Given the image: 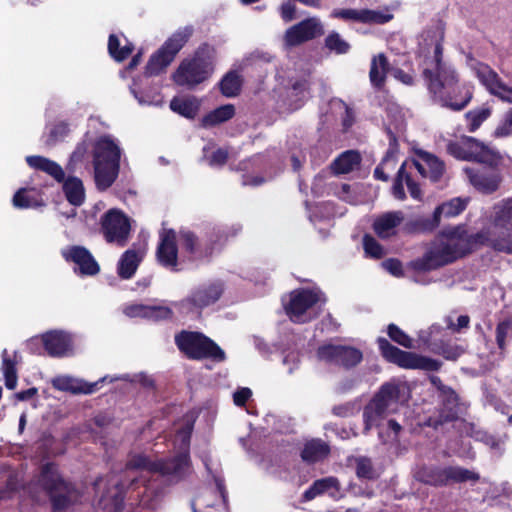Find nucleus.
<instances>
[{
	"mask_svg": "<svg viewBox=\"0 0 512 512\" xmlns=\"http://www.w3.org/2000/svg\"><path fill=\"white\" fill-rule=\"evenodd\" d=\"M443 30H428L420 43L422 76L435 102L452 111L466 108L473 98V85L460 82L456 70L443 62Z\"/></svg>",
	"mask_w": 512,
	"mask_h": 512,
	"instance_id": "f257e3e1",
	"label": "nucleus"
},
{
	"mask_svg": "<svg viewBox=\"0 0 512 512\" xmlns=\"http://www.w3.org/2000/svg\"><path fill=\"white\" fill-rule=\"evenodd\" d=\"M216 49L204 42L200 44L191 56L181 60L171 78L180 87L188 90L196 88L207 81L215 69Z\"/></svg>",
	"mask_w": 512,
	"mask_h": 512,
	"instance_id": "f03ea898",
	"label": "nucleus"
},
{
	"mask_svg": "<svg viewBox=\"0 0 512 512\" xmlns=\"http://www.w3.org/2000/svg\"><path fill=\"white\" fill-rule=\"evenodd\" d=\"M404 401V386L402 384L394 381L383 383L364 406L363 434L367 435L373 427H379L380 422L387 415L396 413L399 405Z\"/></svg>",
	"mask_w": 512,
	"mask_h": 512,
	"instance_id": "7ed1b4c3",
	"label": "nucleus"
},
{
	"mask_svg": "<svg viewBox=\"0 0 512 512\" xmlns=\"http://www.w3.org/2000/svg\"><path fill=\"white\" fill-rule=\"evenodd\" d=\"M38 485L48 496L53 512L65 511L79 496L75 483L64 478L54 462L41 466Z\"/></svg>",
	"mask_w": 512,
	"mask_h": 512,
	"instance_id": "20e7f679",
	"label": "nucleus"
},
{
	"mask_svg": "<svg viewBox=\"0 0 512 512\" xmlns=\"http://www.w3.org/2000/svg\"><path fill=\"white\" fill-rule=\"evenodd\" d=\"M92 158L96 186L104 191L119 175L121 150L110 136H100L93 142Z\"/></svg>",
	"mask_w": 512,
	"mask_h": 512,
	"instance_id": "39448f33",
	"label": "nucleus"
},
{
	"mask_svg": "<svg viewBox=\"0 0 512 512\" xmlns=\"http://www.w3.org/2000/svg\"><path fill=\"white\" fill-rule=\"evenodd\" d=\"M29 167L45 172L56 182L62 183V190L66 200L73 206H81L85 201V188L80 178L76 176L65 177V172L57 162L40 155L26 157Z\"/></svg>",
	"mask_w": 512,
	"mask_h": 512,
	"instance_id": "423d86ee",
	"label": "nucleus"
},
{
	"mask_svg": "<svg viewBox=\"0 0 512 512\" xmlns=\"http://www.w3.org/2000/svg\"><path fill=\"white\" fill-rule=\"evenodd\" d=\"M174 341L179 351L190 360L210 359L217 363L226 360L224 350L201 332L182 330L175 335Z\"/></svg>",
	"mask_w": 512,
	"mask_h": 512,
	"instance_id": "0eeeda50",
	"label": "nucleus"
},
{
	"mask_svg": "<svg viewBox=\"0 0 512 512\" xmlns=\"http://www.w3.org/2000/svg\"><path fill=\"white\" fill-rule=\"evenodd\" d=\"M194 33L191 25L177 29L161 47L154 52L146 66L144 74L148 77L158 76L165 72L166 68L174 61L177 54L188 43Z\"/></svg>",
	"mask_w": 512,
	"mask_h": 512,
	"instance_id": "6e6552de",
	"label": "nucleus"
},
{
	"mask_svg": "<svg viewBox=\"0 0 512 512\" xmlns=\"http://www.w3.org/2000/svg\"><path fill=\"white\" fill-rule=\"evenodd\" d=\"M177 238L190 260H202L211 257L216 246L227 240L228 234L220 227H213L204 238H199L191 230L180 229Z\"/></svg>",
	"mask_w": 512,
	"mask_h": 512,
	"instance_id": "1a4fd4ad",
	"label": "nucleus"
},
{
	"mask_svg": "<svg viewBox=\"0 0 512 512\" xmlns=\"http://www.w3.org/2000/svg\"><path fill=\"white\" fill-rule=\"evenodd\" d=\"M376 342L381 356L387 362L395 364L400 368L435 372L440 370L442 366L440 361L431 357L401 350L384 337H378Z\"/></svg>",
	"mask_w": 512,
	"mask_h": 512,
	"instance_id": "9d476101",
	"label": "nucleus"
},
{
	"mask_svg": "<svg viewBox=\"0 0 512 512\" xmlns=\"http://www.w3.org/2000/svg\"><path fill=\"white\" fill-rule=\"evenodd\" d=\"M414 478L426 485L442 487L448 485L449 482H476L480 476L478 473L462 467L449 466L441 468L434 465H422L416 470Z\"/></svg>",
	"mask_w": 512,
	"mask_h": 512,
	"instance_id": "9b49d317",
	"label": "nucleus"
},
{
	"mask_svg": "<svg viewBox=\"0 0 512 512\" xmlns=\"http://www.w3.org/2000/svg\"><path fill=\"white\" fill-rule=\"evenodd\" d=\"M461 259L457 246L443 240L430 243L422 257L412 260L410 267L416 272H429Z\"/></svg>",
	"mask_w": 512,
	"mask_h": 512,
	"instance_id": "f8f14e48",
	"label": "nucleus"
},
{
	"mask_svg": "<svg viewBox=\"0 0 512 512\" xmlns=\"http://www.w3.org/2000/svg\"><path fill=\"white\" fill-rule=\"evenodd\" d=\"M223 294V285L211 282L199 285L191 293L177 303L179 311L183 314L201 313V311L216 303Z\"/></svg>",
	"mask_w": 512,
	"mask_h": 512,
	"instance_id": "ddd939ff",
	"label": "nucleus"
},
{
	"mask_svg": "<svg viewBox=\"0 0 512 512\" xmlns=\"http://www.w3.org/2000/svg\"><path fill=\"white\" fill-rule=\"evenodd\" d=\"M317 358L320 361L350 370L360 364L363 360V353L360 349L341 344H323L316 350Z\"/></svg>",
	"mask_w": 512,
	"mask_h": 512,
	"instance_id": "4468645a",
	"label": "nucleus"
},
{
	"mask_svg": "<svg viewBox=\"0 0 512 512\" xmlns=\"http://www.w3.org/2000/svg\"><path fill=\"white\" fill-rule=\"evenodd\" d=\"M320 290L311 288H297L289 293V301L284 304L286 315L294 323H306V312L321 301Z\"/></svg>",
	"mask_w": 512,
	"mask_h": 512,
	"instance_id": "2eb2a0df",
	"label": "nucleus"
},
{
	"mask_svg": "<svg viewBox=\"0 0 512 512\" xmlns=\"http://www.w3.org/2000/svg\"><path fill=\"white\" fill-rule=\"evenodd\" d=\"M101 232L108 243L123 247L130 234L129 218L119 209H109L100 219Z\"/></svg>",
	"mask_w": 512,
	"mask_h": 512,
	"instance_id": "dca6fc26",
	"label": "nucleus"
},
{
	"mask_svg": "<svg viewBox=\"0 0 512 512\" xmlns=\"http://www.w3.org/2000/svg\"><path fill=\"white\" fill-rule=\"evenodd\" d=\"M483 246H489L494 251L512 253V241L509 235L495 236L489 230H481L474 234L467 232L465 243L457 246L461 258L472 254Z\"/></svg>",
	"mask_w": 512,
	"mask_h": 512,
	"instance_id": "f3484780",
	"label": "nucleus"
},
{
	"mask_svg": "<svg viewBox=\"0 0 512 512\" xmlns=\"http://www.w3.org/2000/svg\"><path fill=\"white\" fill-rule=\"evenodd\" d=\"M177 233L172 228H164L159 233V242L156 248L157 262L164 268L177 272L178 268V246Z\"/></svg>",
	"mask_w": 512,
	"mask_h": 512,
	"instance_id": "a211bd4d",
	"label": "nucleus"
},
{
	"mask_svg": "<svg viewBox=\"0 0 512 512\" xmlns=\"http://www.w3.org/2000/svg\"><path fill=\"white\" fill-rule=\"evenodd\" d=\"M323 34L324 29L319 19L310 17L288 28L284 41L287 46L296 47Z\"/></svg>",
	"mask_w": 512,
	"mask_h": 512,
	"instance_id": "6ab92c4d",
	"label": "nucleus"
},
{
	"mask_svg": "<svg viewBox=\"0 0 512 512\" xmlns=\"http://www.w3.org/2000/svg\"><path fill=\"white\" fill-rule=\"evenodd\" d=\"M466 161H473L496 168L502 160L500 153L474 137L464 136Z\"/></svg>",
	"mask_w": 512,
	"mask_h": 512,
	"instance_id": "aec40b11",
	"label": "nucleus"
},
{
	"mask_svg": "<svg viewBox=\"0 0 512 512\" xmlns=\"http://www.w3.org/2000/svg\"><path fill=\"white\" fill-rule=\"evenodd\" d=\"M62 255L67 262H73L78 266L75 272L79 275L94 276L100 271V266L91 252L83 246H71L63 251Z\"/></svg>",
	"mask_w": 512,
	"mask_h": 512,
	"instance_id": "412c9836",
	"label": "nucleus"
},
{
	"mask_svg": "<svg viewBox=\"0 0 512 512\" xmlns=\"http://www.w3.org/2000/svg\"><path fill=\"white\" fill-rule=\"evenodd\" d=\"M44 349L51 357H65L73 352V338L70 333L52 330L41 337Z\"/></svg>",
	"mask_w": 512,
	"mask_h": 512,
	"instance_id": "4be33fe9",
	"label": "nucleus"
},
{
	"mask_svg": "<svg viewBox=\"0 0 512 512\" xmlns=\"http://www.w3.org/2000/svg\"><path fill=\"white\" fill-rule=\"evenodd\" d=\"M477 77L490 94L498 97L503 102L512 103V87L506 85L497 72L488 65H482L477 70Z\"/></svg>",
	"mask_w": 512,
	"mask_h": 512,
	"instance_id": "5701e85b",
	"label": "nucleus"
},
{
	"mask_svg": "<svg viewBox=\"0 0 512 512\" xmlns=\"http://www.w3.org/2000/svg\"><path fill=\"white\" fill-rule=\"evenodd\" d=\"M469 183L479 192L490 195L496 192L501 183V176L497 172L479 168H465Z\"/></svg>",
	"mask_w": 512,
	"mask_h": 512,
	"instance_id": "b1692460",
	"label": "nucleus"
},
{
	"mask_svg": "<svg viewBox=\"0 0 512 512\" xmlns=\"http://www.w3.org/2000/svg\"><path fill=\"white\" fill-rule=\"evenodd\" d=\"M332 16L345 21L365 24H385L393 18L391 14H384L371 9H335L332 12Z\"/></svg>",
	"mask_w": 512,
	"mask_h": 512,
	"instance_id": "393cba45",
	"label": "nucleus"
},
{
	"mask_svg": "<svg viewBox=\"0 0 512 512\" xmlns=\"http://www.w3.org/2000/svg\"><path fill=\"white\" fill-rule=\"evenodd\" d=\"M406 165L407 161H404L400 168L397 171L396 177L394 179V183L392 185V195L397 200H405L406 199V193L404 190L403 183H406V186L408 188V191L410 193V196L413 199L420 200L422 197V191L420 189V186L417 182H415L412 179V176L410 173L406 172Z\"/></svg>",
	"mask_w": 512,
	"mask_h": 512,
	"instance_id": "a878e982",
	"label": "nucleus"
},
{
	"mask_svg": "<svg viewBox=\"0 0 512 512\" xmlns=\"http://www.w3.org/2000/svg\"><path fill=\"white\" fill-rule=\"evenodd\" d=\"M403 220L404 215L402 211L386 212L374 220L372 228L379 238L388 239L396 235V228Z\"/></svg>",
	"mask_w": 512,
	"mask_h": 512,
	"instance_id": "bb28decb",
	"label": "nucleus"
},
{
	"mask_svg": "<svg viewBox=\"0 0 512 512\" xmlns=\"http://www.w3.org/2000/svg\"><path fill=\"white\" fill-rule=\"evenodd\" d=\"M106 377L96 382L74 381L70 377H58L53 379L52 385L59 391L71 392L73 394H92L99 389V384L103 383Z\"/></svg>",
	"mask_w": 512,
	"mask_h": 512,
	"instance_id": "cd10ccee",
	"label": "nucleus"
},
{
	"mask_svg": "<svg viewBox=\"0 0 512 512\" xmlns=\"http://www.w3.org/2000/svg\"><path fill=\"white\" fill-rule=\"evenodd\" d=\"M361 160L362 158L358 151H344L330 164L331 172L334 175L348 174L360 165Z\"/></svg>",
	"mask_w": 512,
	"mask_h": 512,
	"instance_id": "c85d7f7f",
	"label": "nucleus"
},
{
	"mask_svg": "<svg viewBox=\"0 0 512 512\" xmlns=\"http://www.w3.org/2000/svg\"><path fill=\"white\" fill-rule=\"evenodd\" d=\"M158 473L162 475L182 476L190 467L188 452L180 453L169 460H159Z\"/></svg>",
	"mask_w": 512,
	"mask_h": 512,
	"instance_id": "c756f323",
	"label": "nucleus"
},
{
	"mask_svg": "<svg viewBox=\"0 0 512 512\" xmlns=\"http://www.w3.org/2000/svg\"><path fill=\"white\" fill-rule=\"evenodd\" d=\"M330 454V446L321 439H312L304 444L301 459L307 464L324 460Z\"/></svg>",
	"mask_w": 512,
	"mask_h": 512,
	"instance_id": "7c9ffc66",
	"label": "nucleus"
},
{
	"mask_svg": "<svg viewBox=\"0 0 512 512\" xmlns=\"http://www.w3.org/2000/svg\"><path fill=\"white\" fill-rule=\"evenodd\" d=\"M494 227H499L504 229L500 236L509 235V240L511 241L512 236V197L503 199L496 207H495V216H494Z\"/></svg>",
	"mask_w": 512,
	"mask_h": 512,
	"instance_id": "2f4dec72",
	"label": "nucleus"
},
{
	"mask_svg": "<svg viewBox=\"0 0 512 512\" xmlns=\"http://www.w3.org/2000/svg\"><path fill=\"white\" fill-rule=\"evenodd\" d=\"M340 490V483L336 477H325L315 480L313 484L303 493V500H313L318 495L329 492L331 496H335Z\"/></svg>",
	"mask_w": 512,
	"mask_h": 512,
	"instance_id": "473e14b6",
	"label": "nucleus"
},
{
	"mask_svg": "<svg viewBox=\"0 0 512 512\" xmlns=\"http://www.w3.org/2000/svg\"><path fill=\"white\" fill-rule=\"evenodd\" d=\"M389 71V62L385 54L380 53L371 60L369 78L373 87L381 89L385 85Z\"/></svg>",
	"mask_w": 512,
	"mask_h": 512,
	"instance_id": "72a5a7b5",
	"label": "nucleus"
},
{
	"mask_svg": "<svg viewBox=\"0 0 512 512\" xmlns=\"http://www.w3.org/2000/svg\"><path fill=\"white\" fill-rule=\"evenodd\" d=\"M142 260L139 253L133 249L126 250L120 257L117 265V273L121 279H131L136 273Z\"/></svg>",
	"mask_w": 512,
	"mask_h": 512,
	"instance_id": "f704fd0d",
	"label": "nucleus"
},
{
	"mask_svg": "<svg viewBox=\"0 0 512 512\" xmlns=\"http://www.w3.org/2000/svg\"><path fill=\"white\" fill-rule=\"evenodd\" d=\"M440 225L437 216L433 213L431 216H419L408 220L403 227L407 234H426L433 232Z\"/></svg>",
	"mask_w": 512,
	"mask_h": 512,
	"instance_id": "c9c22d12",
	"label": "nucleus"
},
{
	"mask_svg": "<svg viewBox=\"0 0 512 512\" xmlns=\"http://www.w3.org/2000/svg\"><path fill=\"white\" fill-rule=\"evenodd\" d=\"M235 116V107L233 104H225L220 107L215 108L210 111L206 115L203 116L201 120V125L204 128L215 127L219 124L229 121Z\"/></svg>",
	"mask_w": 512,
	"mask_h": 512,
	"instance_id": "e433bc0d",
	"label": "nucleus"
},
{
	"mask_svg": "<svg viewBox=\"0 0 512 512\" xmlns=\"http://www.w3.org/2000/svg\"><path fill=\"white\" fill-rule=\"evenodd\" d=\"M398 152V141L396 136L391 132L389 138V148L387 149L382 161L379 165L374 169L373 176L375 179L387 182L389 180V176L384 171V167L392 164V168H394L396 164V154Z\"/></svg>",
	"mask_w": 512,
	"mask_h": 512,
	"instance_id": "4c0bfd02",
	"label": "nucleus"
},
{
	"mask_svg": "<svg viewBox=\"0 0 512 512\" xmlns=\"http://www.w3.org/2000/svg\"><path fill=\"white\" fill-rule=\"evenodd\" d=\"M17 354L15 351L13 357L8 354L7 349L2 351V372L4 376V383L7 389L14 390L17 386Z\"/></svg>",
	"mask_w": 512,
	"mask_h": 512,
	"instance_id": "58836bf2",
	"label": "nucleus"
},
{
	"mask_svg": "<svg viewBox=\"0 0 512 512\" xmlns=\"http://www.w3.org/2000/svg\"><path fill=\"white\" fill-rule=\"evenodd\" d=\"M418 156L427 167V178L434 183L438 182L445 172L444 162L437 156L426 151H420Z\"/></svg>",
	"mask_w": 512,
	"mask_h": 512,
	"instance_id": "ea45409f",
	"label": "nucleus"
},
{
	"mask_svg": "<svg viewBox=\"0 0 512 512\" xmlns=\"http://www.w3.org/2000/svg\"><path fill=\"white\" fill-rule=\"evenodd\" d=\"M467 204V199H462L460 197L452 198L451 200L437 206L434 210V214L440 222L442 215L448 218L458 216L466 209Z\"/></svg>",
	"mask_w": 512,
	"mask_h": 512,
	"instance_id": "a19ab883",
	"label": "nucleus"
},
{
	"mask_svg": "<svg viewBox=\"0 0 512 512\" xmlns=\"http://www.w3.org/2000/svg\"><path fill=\"white\" fill-rule=\"evenodd\" d=\"M169 106L173 112L188 119H194L199 109L195 99L190 98L174 97Z\"/></svg>",
	"mask_w": 512,
	"mask_h": 512,
	"instance_id": "79ce46f5",
	"label": "nucleus"
},
{
	"mask_svg": "<svg viewBox=\"0 0 512 512\" xmlns=\"http://www.w3.org/2000/svg\"><path fill=\"white\" fill-rule=\"evenodd\" d=\"M242 87V79L235 71L226 73L219 82V88L225 97H235L239 95Z\"/></svg>",
	"mask_w": 512,
	"mask_h": 512,
	"instance_id": "37998d69",
	"label": "nucleus"
},
{
	"mask_svg": "<svg viewBox=\"0 0 512 512\" xmlns=\"http://www.w3.org/2000/svg\"><path fill=\"white\" fill-rule=\"evenodd\" d=\"M134 51V45L131 42H127L123 47H120V41L117 35L110 34L108 38V52L109 55L116 62H123L126 60Z\"/></svg>",
	"mask_w": 512,
	"mask_h": 512,
	"instance_id": "c03bdc74",
	"label": "nucleus"
},
{
	"mask_svg": "<svg viewBox=\"0 0 512 512\" xmlns=\"http://www.w3.org/2000/svg\"><path fill=\"white\" fill-rule=\"evenodd\" d=\"M93 143H91L88 139H83L81 142L77 144L74 151L71 153L68 163L66 165V169L69 172H74L77 166L84 161H86L89 157L90 148H92Z\"/></svg>",
	"mask_w": 512,
	"mask_h": 512,
	"instance_id": "a18cd8bd",
	"label": "nucleus"
},
{
	"mask_svg": "<svg viewBox=\"0 0 512 512\" xmlns=\"http://www.w3.org/2000/svg\"><path fill=\"white\" fill-rule=\"evenodd\" d=\"M492 114L490 107L473 109L465 113L467 121V129L469 132H475L480 128L482 123L486 121Z\"/></svg>",
	"mask_w": 512,
	"mask_h": 512,
	"instance_id": "49530a36",
	"label": "nucleus"
},
{
	"mask_svg": "<svg viewBox=\"0 0 512 512\" xmlns=\"http://www.w3.org/2000/svg\"><path fill=\"white\" fill-rule=\"evenodd\" d=\"M467 229L465 225H457L453 227H446L439 232V237L446 239L452 246H459L465 243Z\"/></svg>",
	"mask_w": 512,
	"mask_h": 512,
	"instance_id": "de8ad7c7",
	"label": "nucleus"
},
{
	"mask_svg": "<svg viewBox=\"0 0 512 512\" xmlns=\"http://www.w3.org/2000/svg\"><path fill=\"white\" fill-rule=\"evenodd\" d=\"M325 47L336 54H346L351 48L350 44L335 31L330 32L325 38Z\"/></svg>",
	"mask_w": 512,
	"mask_h": 512,
	"instance_id": "09e8293b",
	"label": "nucleus"
},
{
	"mask_svg": "<svg viewBox=\"0 0 512 512\" xmlns=\"http://www.w3.org/2000/svg\"><path fill=\"white\" fill-rule=\"evenodd\" d=\"M363 248L369 258L381 259L385 254L383 246L370 234L363 236Z\"/></svg>",
	"mask_w": 512,
	"mask_h": 512,
	"instance_id": "8fccbe9b",
	"label": "nucleus"
},
{
	"mask_svg": "<svg viewBox=\"0 0 512 512\" xmlns=\"http://www.w3.org/2000/svg\"><path fill=\"white\" fill-rule=\"evenodd\" d=\"M28 192L29 191L26 188H20L14 194L12 199L14 207L19 209H27L41 205V203L38 202V200L31 196Z\"/></svg>",
	"mask_w": 512,
	"mask_h": 512,
	"instance_id": "3c124183",
	"label": "nucleus"
},
{
	"mask_svg": "<svg viewBox=\"0 0 512 512\" xmlns=\"http://www.w3.org/2000/svg\"><path fill=\"white\" fill-rule=\"evenodd\" d=\"M356 475L360 479L375 480L377 478L373 463L368 457L356 459Z\"/></svg>",
	"mask_w": 512,
	"mask_h": 512,
	"instance_id": "603ef678",
	"label": "nucleus"
},
{
	"mask_svg": "<svg viewBox=\"0 0 512 512\" xmlns=\"http://www.w3.org/2000/svg\"><path fill=\"white\" fill-rule=\"evenodd\" d=\"M387 334L393 342L403 346L404 348L410 349L413 347L411 337L396 324L390 323L387 326Z\"/></svg>",
	"mask_w": 512,
	"mask_h": 512,
	"instance_id": "864d4df0",
	"label": "nucleus"
},
{
	"mask_svg": "<svg viewBox=\"0 0 512 512\" xmlns=\"http://www.w3.org/2000/svg\"><path fill=\"white\" fill-rule=\"evenodd\" d=\"M402 431V426L394 419L387 422L386 431H379V438L382 443H396L399 441V435Z\"/></svg>",
	"mask_w": 512,
	"mask_h": 512,
	"instance_id": "5fc2aeb1",
	"label": "nucleus"
},
{
	"mask_svg": "<svg viewBox=\"0 0 512 512\" xmlns=\"http://www.w3.org/2000/svg\"><path fill=\"white\" fill-rule=\"evenodd\" d=\"M495 138L512 136V108H509L493 132Z\"/></svg>",
	"mask_w": 512,
	"mask_h": 512,
	"instance_id": "6e6d98bb",
	"label": "nucleus"
},
{
	"mask_svg": "<svg viewBox=\"0 0 512 512\" xmlns=\"http://www.w3.org/2000/svg\"><path fill=\"white\" fill-rule=\"evenodd\" d=\"M159 464V460L151 461L148 457L144 455H136L134 456L127 464L130 469H143L149 472L158 473V469H156Z\"/></svg>",
	"mask_w": 512,
	"mask_h": 512,
	"instance_id": "4d7b16f0",
	"label": "nucleus"
},
{
	"mask_svg": "<svg viewBox=\"0 0 512 512\" xmlns=\"http://www.w3.org/2000/svg\"><path fill=\"white\" fill-rule=\"evenodd\" d=\"M442 391L439 393L441 402L450 412L458 406L459 396L455 390L450 386H442Z\"/></svg>",
	"mask_w": 512,
	"mask_h": 512,
	"instance_id": "13d9d810",
	"label": "nucleus"
},
{
	"mask_svg": "<svg viewBox=\"0 0 512 512\" xmlns=\"http://www.w3.org/2000/svg\"><path fill=\"white\" fill-rule=\"evenodd\" d=\"M433 351L439 355H442L447 360H456L460 356L458 347L452 346L449 343L441 341L435 343Z\"/></svg>",
	"mask_w": 512,
	"mask_h": 512,
	"instance_id": "bf43d9fd",
	"label": "nucleus"
},
{
	"mask_svg": "<svg viewBox=\"0 0 512 512\" xmlns=\"http://www.w3.org/2000/svg\"><path fill=\"white\" fill-rule=\"evenodd\" d=\"M511 329V323L507 320L497 324L495 330V338L498 348L503 352L506 349V338Z\"/></svg>",
	"mask_w": 512,
	"mask_h": 512,
	"instance_id": "052dcab7",
	"label": "nucleus"
},
{
	"mask_svg": "<svg viewBox=\"0 0 512 512\" xmlns=\"http://www.w3.org/2000/svg\"><path fill=\"white\" fill-rule=\"evenodd\" d=\"M146 317L156 321L170 320L173 318V311L167 306H148Z\"/></svg>",
	"mask_w": 512,
	"mask_h": 512,
	"instance_id": "680f3d73",
	"label": "nucleus"
},
{
	"mask_svg": "<svg viewBox=\"0 0 512 512\" xmlns=\"http://www.w3.org/2000/svg\"><path fill=\"white\" fill-rule=\"evenodd\" d=\"M464 136L458 141H449L446 146L447 153L458 160H467L464 148Z\"/></svg>",
	"mask_w": 512,
	"mask_h": 512,
	"instance_id": "e2e57ef3",
	"label": "nucleus"
},
{
	"mask_svg": "<svg viewBox=\"0 0 512 512\" xmlns=\"http://www.w3.org/2000/svg\"><path fill=\"white\" fill-rule=\"evenodd\" d=\"M114 487L116 492L110 497L111 506L114 512H121L124 508L125 493L120 482L115 483Z\"/></svg>",
	"mask_w": 512,
	"mask_h": 512,
	"instance_id": "0e129e2a",
	"label": "nucleus"
},
{
	"mask_svg": "<svg viewBox=\"0 0 512 512\" xmlns=\"http://www.w3.org/2000/svg\"><path fill=\"white\" fill-rule=\"evenodd\" d=\"M118 380V378H116ZM121 380L130 381L132 383H139L142 387L146 389H154L155 388V381L154 379L147 375L146 373H139L134 375L133 379H129V375H125L123 377H119Z\"/></svg>",
	"mask_w": 512,
	"mask_h": 512,
	"instance_id": "69168bd1",
	"label": "nucleus"
},
{
	"mask_svg": "<svg viewBox=\"0 0 512 512\" xmlns=\"http://www.w3.org/2000/svg\"><path fill=\"white\" fill-rule=\"evenodd\" d=\"M382 267L395 277H403L402 262L397 258H388L382 262Z\"/></svg>",
	"mask_w": 512,
	"mask_h": 512,
	"instance_id": "338daca9",
	"label": "nucleus"
},
{
	"mask_svg": "<svg viewBox=\"0 0 512 512\" xmlns=\"http://www.w3.org/2000/svg\"><path fill=\"white\" fill-rule=\"evenodd\" d=\"M252 396L251 389L247 387L239 388L233 394L234 404L238 407H243L246 405L250 397Z\"/></svg>",
	"mask_w": 512,
	"mask_h": 512,
	"instance_id": "774afa93",
	"label": "nucleus"
}]
</instances>
